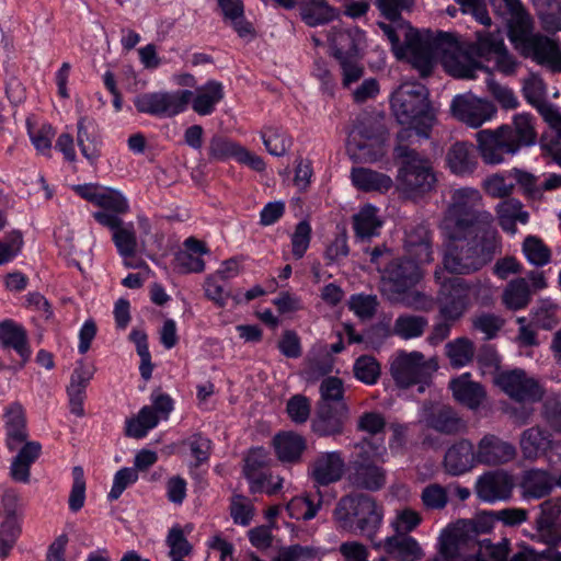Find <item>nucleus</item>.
<instances>
[{
  "label": "nucleus",
  "instance_id": "nucleus-57",
  "mask_svg": "<svg viewBox=\"0 0 561 561\" xmlns=\"http://www.w3.org/2000/svg\"><path fill=\"white\" fill-rule=\"evenodd\" d=\"M22 533L21 522L18 519H3L0 524V558L9 556Z\"/></svg>",
  "mask_w": 561,
  "mask_h": 561
},
{
  "label": "nucleus",
  "instance_id": "nucleus-6",
  "mask_svg": "<svg viewBox=\"0 0 561 561\" xmlns=\"http://www.w3.org/2000/svg\"><path fill=\"white\" fill-rule=\"evenodd\" d=\"M355 447L358 451L346 468L347 488L363 493L382 490L388 481V472L382 466L386 461V448L376 445L370 438H364Z\"/></svg>",
  "mask_w": 561,
  "mask_h": 561
},
{
  "label": "nucleus",
  "instance_id": "nucleus-12",
  "mask_svg": "<svg viewBox=\"0 0 561 561\" xmlns=\"http://www.w3.org/2000/svg\"><path fill=\"white\" fill-rule=\"evenodd\" d=\"M192 96L193 92L190 90L147 92L135 96L134 105L142 114L173 117L186 108Z\"/></svg>",
  "mask_w": 561,
  "mask_h": 561
},
{
  "label": "nucleus",
  "instance_id": "nucleus-24",
  "mask_svg": "<svg viewBox=\"0 0 561 561\" xmlns=\"http://www.w3.org/2000/svg\"><path fill=\"white\" fill-rule=\"evenodd\" d=\"M332 55L337 61L360 56L365 33L358 27H333L329 36Z\"/></svg>",
  "mask_w": 561,
  "mask_h": 561
},
{
  "label": "nucleus",
  "instance_id": "nucleus-4",
  "mask_svg": "<svg viewBox=\"0 0 561 561\" xmlns=\"http://www.w3.org/2000/svg\"><path fill=\"white\" fill-rule=\"evenodd\" d=\"M391 108L394 117L407 129L398 134L399 139L415 130L419 136L428 137L434 115L431 110L427 88L419 82H403L391 95Z\"/></svg>",
  "mask_w": 561,
  "mask_h": 561
},
{
  "label": "nucleus",
  "instance_id": "nucleus-17",
  "mask_svg": "<svg viewBox=\"0 0 561 561\" xmlns=\"http://www.w3.org/2000/svg\"><path fill=\"white\" fill-rule=\"evenodd\" d=\"M308 477L316 485L328 486L346 474V463L341 451H321L309 462Z\"/></svg>",
  "mask_w": 561,
  "mask_h": 561
},
{
  "label": "nucleus",
  "instance_id": "nucleus-16",
  "mask_svg": "<svg viewBox=\"0 0 561 561\" xmlns=\"http://www.w3.org/2000/svg\"><path fill=\"white\" fill-rule=\"evenodd\" d=\"M494 382L512 399L523 401H538L542 390L539 383L526 371L519 368L506 370L494 377Z\"/></svg>",
  "mask_w": 561,
  "mask_h": 561
},
{
  "label": "nucleus",
  "instance_id": "nucleus-44",
  "mask_svg": "<svg viewBox=\"0 0 561 561\" xmlns=\"http://www.w3.org/2000/svg\"><path fill=\"white\" fill-rule=\"evenodd\" d=\"M533 4L546 32L561 31V0H533Z\"/></svg>",
  "mask_w": 561,
  "mask_h": 561
},
{
  "label": "nucleus",
  "instance_id": "nucleus-39",
  "mask_svg": "<svg viewBox=\"0 0 561 561\" xmlns=\"http://www.w3.org/2000/svg\"><path fill=\"white\" fill-rule=\"evenodd\" d=\"M94 121L85 116L80 117L77 124V142L82 156L94 164L101 156L100 141L94 130Z\"/></svg>",
  "mask_w": 561,
  "mask_h": 561
},
{
  "label": "nucleus",
  "instance_id": "nucleus-46",
  "mask_svg": "<svg viewBox=\"0 0 561 561\" xmlns=\"http://www.w3.org/2000/svg\"><path fill=\"white\" fill-rule=\"evenodd\" d=\"M507 26L508 37L518 50L536 35L533 34V20L526 11L511 16Z\"/></svg>",
  "mask_w": 561,
  "mask_h": 561
},
{
  "label": "nucleus",
  "instance_id": "nucleus-52",
  "mask_svg": "<svg viewBox=\"0 0 561 561\" xmlns=\"http://www.w3.org/2000/svg\"><path fill=\"white\" fill-rule=\"evenodd\" d=\"M478 525V535L476 537L478 543L473 545H467L468 550H476V548H479V552H482L484 550L485 556H488L492 561H510L508 553H510V541L508 539L504 538L499 543H492L489 539H479V535L484 531L482 525L474 522Z\"/></svg>",
  "mask_w": 561,
  "mask_h": 561
},
{
  "label": "nucleus",
  "instance_id": "nucleus-8",
  "mask_svg": "<svg viewBox=\"0 0 561 561\" xmlns=\"http://www.w3.org/2000/svg\"><path fill=\"white\" fill-rule=\"evenodd\" d=\"M393 156L399 165L397 190L405 198L416 201L435 188L437 179L428 158L402 144L394 147Z\"/></svg>",
  "mask_w": 561,
  "mask_h": 561
},
{
  "label": "nucleus",
  "instance_id": "nucleus-55",
  "mask_svg": "<svg viewBox=\"0 0 561 561\" xmlns=\"http://www.w3.org/2000/svg\"><path fill=\"white\" fill-rule=\"evenodd\" d=\"M523 252L527 260L535 266H543L550 262L551 251L535 236H528L523 242Z\"/></svg>",
  "mask_w": 561,
  "mask_h": 561
},
{
  "label": "nucleus",
  "instance_id": "nucleus-63",
  "mask_svg": "<svg viewBox=\"0 0 561 561\" xmlns=\"http://www.w3.org/2000/svg\"><path fill=\"white\" fill-rule=\"evenodd\" d=\"M311 226L307 220L299 221L291 236V252L295 259H301L307 252L311 240Z\"/></svg>",
  "mask_w": 561,
  "mask_h": 561
},
{
  "label": "nucleus",
  "instance_id": "nucleus-54",
  "mask_svg": "<svg viewBox=\"0 0 561 561\" xmlns=\"http://www.w3.org/2000/svg\"><path fill=\"white\" fill-rule=\"evenodd\" d=\"M321 504V496L318 497L317 503L310 496H296L287 503L286 510L291 518L309 520L317 515Z\"/></svg>",
  "mask_w": 561,
  "mask_h": 561
},
{
  "label": "nucleus",
  "instance_id": "nucleus-5",
  "mask_svg": "<svg viewBox=\"0 0 561 561\" xmlns=\"http://www.w3.org/2000/svg\"><path fill=\"white\" fill-rule=\"evenodd\" d=\"M5 445L14 451L22 445L13 457L10 466V477L15 482L28 483L31 467L42 455V445L35 440H27L28 432L26 416L21 403H11L4 412Z\"/></svg>",
  "mask_w": 561,
  "mask_h": 561
},
{
  "label": "nucleus",
  "instance_id": "nucleus-10",
  "mask_svg": "<svg viewBox=\"0 0 561 561\" xmlns=\"http://www.w3.org/2000/svg\"><path fill=\"white\" fill-rule=\"evenodd\" d=\"M354 122L347 138L348 149L357 151L367 161H377L383 156L385 127L380 123L382 118L379 115L365 113L357 116Z\"/></svg>",
  "mask_w": 561,
  "mask_h": 561
},
{
  "label": "nucleus",
  "instance_id": "nucleus-60",
  "mask_svg": "<svg viewBox=\"0 0 561 561\" xmlns=\"http://www.w3.org/2000/svg\"><path fill=\"white\" fill-rule=\"evenodd\" d=\"M482 374H491L494 377L500 374L501 356L494 345L483 344L474 356Z\"/></svg>",
  "mask_w": 561,
  "mask_h": 561
},
{
  "label": "nucleus",
  "instance_id": "nucleus-33",
  "mask_svg": "<svg viewBox=\"0 0 561 561\" xmlns=\"http://www.w3.org/2000/svg\"><path fill=\"white\" fill-rule=\"evenodd\" d=\"M0 344L4 348H13L21 357L20 367H23L31 357L27 333L22 325L12 320L0 322Z\"/></svg>",
  "mask_w": 561,
  "mask_h": 561
},
{
  "label": "nucleus",
  "instance_id": "nucleus-18",
  "mask_svg": "<svg viewBox=\"0 0 561 561\" xmlns=\"http://www.w3.org/2000/svg\"><path fill=\"white\" fill-rule=\"evenodd\" d=\"M376 550H382L389 558L396 561H420L425 552L420 542L408 534L394 533L385 539L377 538L371 543Z\"/></svg>",
  "mask_w": 561,
  "mask_h": 561
},
{
  "label": "nucleus",
  "instance_id": "nucleus-31",
  "mask_svg": "<svg viewBox=\"0 0 561 561\" xmlns=\"http://www.w3.org/2000/svg\"><path fill=\"white\" fill-rule=\"evenodd\" d=\"M450 171L460 176L471 175L478 167V158L472 144L457 141L450 146L446 156Z\"/></svg>",
  "mask_w": 561,
  "mask_h": 561
},
{
  "label": "nucleus",
  "instance_id": "nucleus-48",
  "mask_svg": "<svg viewBox=\"0 0 561 561\" xmlns=\"http://www.w3.org/2000/svg\"><path fill=\"white\" fill-rule=\"evenodd\" d=\"M550 445L549 435L539 427H530L523 432L520 438V448L527 459L536 458L543 453Z\"/></svg>",
  "mask_w": 561,
  "mask_h": 561
},
{
  "label": "nucleus",
  "instance_id": "nucleus-7",
  "mask_svg": "<svg viewBox=\"0 0 561 561\" xmlns=\"http://www.w3.org/2000/svg\"><path fill=\"white\" fill-rule=\"evenodd\" d=\"M382 518V507L373 496L363 492L343 495L333 511V519L340 528L350 533L358 531L371 543L377 537Z\"/></svg>",
  "mask_w": 561,
  "mask_h": 561
},
{
  "label": "nucleus",
  "instance_id": "nucleus-14",
  "mask_svg": "<svg viewBox=\"0 0 561 561\" xmlns=\"http://www.w3.org/2000/svg\"><path fill=\"white\" fill-rule=\"evenodd\" d=\"M439 294V317L442 320L456 323L463 317L470 305L468 284L459 277L449 278L443 283Z\"/></svg>",
  "mask_w": 561,
  "mask_h": 561
},
{
  "label": "nucleus",
  "instance_id": "nucleus-49",
  "mask_svg": "<svg viewBox=\"0 0 561 561\" xmlns=\"http://www.w3.org/2000/svg\"><path fill=\"white\" fill-rule=\"evenodd\" d=\"M559 308L548 299L539 300L530 310L531 323L542 330H552L559 322Z\"/></svg>",
  "mask_w": 561,
  "mask_h": 561
},
{
  "label": "nucleus",
  "instance_id": "nucleus-23",
  "mask_svg": "<svg viewBox=\"0 0 561 561\" xmlns=\"http://www.w3.org/2000/svg\"><path fill=\"white\" fill-rule=\"evenodd\" d=\"M347 415L348 409L345 404L334 408L331 403H319L311 422V430L320 437L341 435Z\"/></svg>",
  "mask_w": 561,
  "mask_h": 561
},
{
  "label": "nucleus",
  "instance_id": "nucleus-51",
  "mask_svg": "<svg viewBox=\"0 0 561 561\" xmlns=\"http://www.w3.org/2000/svg\"><path fill=\"white\" fill-rule=\"evenodd\" d=\"M426 318L422 316L403 314L396 319L393 333L404 340L419 337L427 327Z\"/></svg>",
  "mask_w": 561,
  "mask_h": 561
},
{
  "label": "nucleus",
  "instance_id": "nucleus-58",
  "mask_svg": "<svg viewBox=\"0 0 561 561\" xmlns=\"http://www.w3.org/2000/svg\"><path fill=\"white\" fill-rule=\"evenodd\" d=\"M505 320L494 313L482 312L471 318L472 329L485 335L486 340L494 339L504 327Z\"/></svg>",
  "mask_w": 561,
  "mask_h": 561
},
{
  "label": "nucleus",
  "instance_id": "nucleus-9",
  "mask_svg": "<svg viewBox=\"0 0 561 561\" xmlns=\"http://www.w3.org/2000/svg\"><path fill=\"white\" fill-rule=\"evenodd\" d=\"M445 230L495 229L493 216L483 208L482 195L473 187H460L450 194L444 214Z\"/></svg>",
  "mask_w": 561,
  "mask_h": 561
},
{
  "label": "nucleus",
  "instance_id": "nucleus-56",
  "mask_svg": "<svg viewBox=\"0 0 561 561\" xmlns=\"http://www.w3.org/2000/svg\"><path fill=\"white\" fill-rule=\"evenodd\" d=\"M354 376L366 385H375L380 377V365L370 355L359 356L353 366Z\"/></svg>",
  "mask_w": 561,
  "mask_h": 561
},
{
  "label": "nucleus",
  "instance_id": "nucleus-22",
  "mask_svg": "<svg viewBox=\"0 0 561 561\" xmlns=\"http://www.w3.org/2000/svg\"><path fill=\"white\" fill-rule=\"evenodd\" d=\"M540 514L535 520V527L540 539L548 546H558L561 542V499L551 497L540 505Z\"/></svg>",
  "mask_w": 561,
  "mask_h": 561
},
{
  "label": "nucleus",
  "instance_id": "nucleus-1",
  "mask_svg": "<svg viewBox=\"0 0 561 561\" xmlns=\"http://www.w3.org/2000/svg\"><path fill=\"white\" fill-rule=\"evenodd\" d=\"M407 45L410 48V62L421 77H428L435 59L439 58L446 71L455 78L473 79L477 70H488L480 61L471 59L467 53V42L461 43L448 32L420 33L413 27L405 30Z\"/></svg>",
  "mask_w": 561,
  "mask_h": 561
},
{
  "label": "nucleus",
  "instance_id": "nucleus-40",
  "mask_svg": "<svg viewBox=\"0 0 561 561\" xmlns=\"http://www.w3.org/2000/svg\"><path fill=\"white\" fill-rule=\"evenodd\" d=\"M225 20L229 21L233 30L242 38L255 35L252 23L245 20L241 0H218Z\"/></svg>",
  "mask_w": 561,
  "mask_h": 561
},
{
  "label": "nucleus",
  "instance_id": "nucleus-20",
  "mask_svg": "<svg viewBox=\"0 0 561 561\" xmlns=\"http://www.w3.org/2000/svg\"><path fill=\"white\" fill-rule=\"evenodd\" d=\"M513 489V476L504 470L485 472L476 484L477 496L488 503L507 501L512 496Z\"/></svg>",
  "mask_w": 561,
  "mask_h": 561
},
{
  "label": "nucleus",
  "instance_id": "nucleus-30",
  "mask_svg": "<svg viewBox=\"0 0 561 561\" xmlns=\"http://www.w3.org/2000/svg\"><path fill=\"white\" fill-rule=\"evenodd\" d=\"M519 485L524 499L539 500L552 492L556 479L547 470L529 469L524 471Z\"/></svg>",
  "mask_w": 561,
  "mask_h": 561
},
{
  "label": "nucleus",
  "instance_id": "nucleus-43",
  "mask_svg": "<svg viewBox=\"0 0 561 561\" xmlns=\"http://www.w3.org/2000/svg\"><path fill=\"white\" fill-rule=\"evenodd\" d=\"M474 343L466 337H457L445 345V354L454 368H461L470 364L476 356Z\"/></svg>",
  "mask_w": 561,
  "mask_h": 561
},
{
  "label": "nucleus",
  "instance_id": "nucleus-27",
  "mask_svg": "<svg viewBox=\"0 0 561 561\" xmlns=\"http://www.w3.org/2000/svg\"><path fill=\"white\" fill-rule=\"evenodd\" d=\"M404 250L408 259L420 264L433 261L432 237L425 225L419 224L407 229Z\"/></svg>",
  "mask_w": 561,
  "mask_h": 561
},
{
  "label": "nucleus",
  "instance_id": "nucleus-59",
  "mask_svg": "<svg viewBox=\"0 0 561 561\" xmlns=\"http://www.w3.org/2000/svg\"><path fill=\"white\" fill-rule=\"evenodd\" d=\"M72 488L68 499L69 510L71 512L80 511L85 501V479L82 467L76 466L72 468Z\"/></svg>",
  "mask_w": 561,
  "mask_h": 561
},
{
  "label": "nucleus",
  "instance_id": "nucleus-15",
  "mask_svg": "<svg viewBox=\"0 0 561 561\" xmlns=\"http://www.w3.org/2000/svg\"><path fill=\"white\" fill-rule=\"evenodd\" d=\"M380 273L383 285L396 294L407 293L422 276L420 263L405 256L390 259Z\"/></svg>",
  "mask_w": 561,
  "mask_h": 561
},
{
  "label": "nucleus",
  "instance_id": "nucleus-53",
  "mask_svg": "<svg viewBox=\"0 0 561 561\" xmlns=\"http://www.w3.org/2000/svg\"><path fill=\"white\" fill-rule=\"evenodd\" d=\"M378 26L391 43L396 57L399 59L408 58L410 60V48L407 45L405 30L411 26L409 24H400L398 27H394L385 22H378Z\"/></svg>",
  "mask_w": 561,
  "mask_h": 561
},
{
  "label": "nucleus",
  "instance_id": "nucleus-28",
  "mask_svg": "<svg viewBox=\"0 0 561 561\" xmlns=\"http://www.w3.org/2000/svg\"><path fill=\"white\" fill-rule=\"evenodd\" d=\"M478 463L476 448L469 439H460L450 446L444 457V467L451 476H460Z\"/></svg>",
  "mask_w": 561,
  "mask_h": 561
},
{
  "label": "nucleus",
  "instance_id": "nucleus-32",
  "mask_svg": "<svg viewBox=\"0 0 561 561\" xmlns=\"http://www.w3.org/2000/svg\"><path fill=\"white\" fill-rule=\"evenodd\" d=\"M273 446L279 461L298 463L307 449V440L295 432H283L274 436Z\"/></svg>",
  "mask_w": 561,
  "mask_h": 561
},
{
  "label": "nucleus",
  "instance_id": "nucleus-64",
  "mask_svg": "<svg viewBox=\"0 0 561 561\" xmlns=\"http://www.w3.org/2000/svg\"><path fill=\"white\" fill-rule=\"evenodd\" d=\"M1 507L4 519L21 520L23 504L21 494L13 488H7L1 495Z\"/></svg>",
  "mask_w": 561,
  "mask_h": 561
},
{
  "label": "nucleus",
  "instance_id": "nucleus-45",
  "mask_svg": "<svg viewBox=\"0 0 561 561\" xmlns=\"http://www.w3.org/2000/svg\"><path fill=\"white\" fill-rule=\"evenodd\" d=\"M159 415L153 411V408L145 405L138 412L136 417L126 421L125 434L134 438H142L147 435L148 431L156 427L159 423Z\"/></svg>",
  "mask_w": 561,
  "mask_h": 561
},
{
  "label": "nucleus",
  "instance_id": "nucleus-11",
  "mask_svg": "<svg viewBox=\"0 0 561 561\" xmlns=\"http://www.w3.org/2000/svg\"><path fill=\"white\" fill-rule=\"evenodd\" d=\"M437 369L434 358L426 359L417 351H400L390 363V374L399 388L407 389L415 383H427Z\"/></svg>",
  "mask_w": 561,
  "mask_h": 561
},
{
  "label": "nucleus",
  "instance_id": "nucleus-36",
  "mask_svg": "<svg viewBox=\"0 0 561 561\" xmlns=\"http://www.w3.org/2000/svg\"><path fill=\"white\" fill-rule=\"evenodd\" d=\"M351 179L354 186L364 192L386 193L393 186L389 175L368 168H353Z\"/></svg>",
  "mask_w": 561,
  "mask_h": 561
},
{
  "label": "nucleus",
  "instance_id": "nucleus-38",
  "mask_svg": "<svg viewBox=\"0 0 561 561\" xmlns=\"http://www.w3.org/2000/svg\"><path fill=\"white\" fill-rule=\"evenodd\" d=\"M299 11L301 20L311 27L328 24L337 16L327 0H300Z\"/></svg>",
  "mask_w": 561,
  "mask_h": 561
},
{
  "label": "nucleus",
  "instance_id": "nucleus-35",
  "mask_svg": "<svg viewBox=\"0 0 561 561\" xmlns=\"http://www.w3.org/2000/svg\"><path fill=\"white\" fill-rule=\"evenodd\" d=\"M112 240L122 257L125 260V265L129 268H139L145 265L141 260L134 261L137 252V236L131 222L124 224L121 228L115 229Z\"/></svg>",
  "mask_w": 561,
  "mask_h": 561
},
{
  "label": "nucleus",
  "instance_id": "nucleus-2",
  "mask_svg": "<svg viewBox=\"0 0 561 561\" xmlns=\"http://www.w3.org/2000/svg\"><path fill=\"white\" fill-rule=\"evenodd\" d=\"M448 243L443 259L445 270L467 275L486 265L497 248L496 229L446 230Z\"/></svg>",
  "mask_w": 561,
  "mask_h": 561
},
{
  "label": "nucleus",
  "instance_id": "nucleus-3",
  "mask_svg": "<svg viewBox=\"0 0 561 561\" xmlns=\"http://www.w3.org/2000/svg\"><path fill=\"white\" fill-rule=\"evenodd\" d=\"M478 151L486 164H500L506 154L513 156L523 147L536 142L535 119L529 114H516L512 124L495 129H482L476 134Z\"/></svg>",
  "mask_w": 561,
  "mask_h": 561
},
{
  "label": "nucleus",
  "instance_id": "nucleus-19",
  "mask_svg": "<svg viewBox=\"0 0 561 561\" xmlns=\"http://www.w3.org/2000/svg\"><path fill=\"white\" fill-rule=\"evenodd\" d=\"M450 110L456 118L473 128L491 119L496 112L492 102L465 95L455 96Z\"/></svg>",
  "mask_w": 561,
  "mask_h": 561
},
{
  "label": "nucleus",
  "instance_id": "nucleus-13",
  "mask_svg": "<svg viewBox=\"0 0 561 561\" xmlns=\"http://www.w3.org/2000/svg\"><path fill=\"white\" fill-rule=\"evenodd\" d=\"M478 525L474 520H461L455 527L445 529L438 538L437 553L427 561H460L467 545L478 543Z\"/></svg>",
  "mask_w": 561,
  "mask_h": 561
},
{
  "label": "nucleus",
  "instance_id": "nucleus-29",
  "mask_svg": "<svg viewBox=\"0 0 561 561\" xmlns=\"http://www.w3.org/2000/svg\"><path fill=\"white\" fill-rule=\"evenodd\" d=\"M449 388L456 401L471 410H477L486 397L483 386L471 380L469 373L451 379Z\"/></svg>",
  "mask_w": 561,
  "mask_h": 561
},
{
  "label": "nucleus",
  "instance_id": "nucleus-42",
  "mask_svg": "<svg viewBox=\"0 0 561 561\" xmlns=\"http://www.w3.org/2000/svg\"><path fill=\"white\" fill-rule=\"evenodd\" d=\"M502 300L510 310L526 308L531 300V289L526 278L512 279L505 287Z\"/></svg>",
  "mask_w": 561,
  "mask_h": 561
},
{
  "label": "nucleus",
  "instance_id": "nucleus-50",
  "mask_svg": "<svg viewBox=\"0 0 561 561\" xmlns=\"http://www.w3.org/2000/svg\"><path fill=\"white\" fill-rule=\"evenodd\" d=\"M261 138L267 150L272 156L282 157L286 154L291 146V139L279 127L268 126L261 130Z\"/></svg>",
  "mask_w": 561,
  "mask_h": 561
},
{
  "label": "nucleus",
  "instance_id": "nucleus-21",
  "mask_svg": "<svg viewBox=\"0 0 561 561\" xmlns=\"http://www.w3.org/2000/svg\"><path fill=\"white\" fill-rule=\"evenodd\" d=\"M476 457L479 465L502 466L515 459L516 448L512 443L489 433L478 442Z\"/></svg>",
  "mask_w": 561,
  "mask_h": 561
},
{
  "label": "nucleus",
  "instance_id": "nucleus-41",
  "mask_svg": "<svg viewBox=\"0 0 561 561\" xmlns=\"http://www.w3.org/2000/svg\"><path fill=\"white\" fill-rule=\"evenodd\" d=\"M382 221L377 216V209L367 205L353 216V228L357 239L365 241L379 234Z\"/></svg>",
  "mask_w": 561,
  "mask_h": 561
},
{
  "label": "nucleus",
  "instance_id": "nucleus-37",
  "mask_svg": "<svg viewBox=\"0 0 561 561\" xmlns=\"http://www.w3.org/2000/svg\"><path fill=\"white\" fill-rule=\"evenodd\" d=\"M224 98V85L216 80H209L196 89V95L192 100V108L198 115H210Z\"/></svg>",
  "mask_w": 561,
  "mask_h": 561
},
{
  "label": "nucleus",
  "instance_id": "nucleus-61",
  "mask_svg": "<svg viewBox=\"0 0 561 561\" xmlns=\"http://www.w3.org/2000/svg\"><path fill=\"white\" fill-rule=\"evenodd\" d=\"M230 515L237 525L248 526L254 516V506L241 494L231 497Z\"/></svg>",
  "mask_w": 561,
  "mask_h": 561
},
{
  "label": "nucleus",
  "instance_id": "nucleus-25",
  "mask_svg": "<svg viewBox=\"0 0 561 561\" xmlns=\"http://www.w3.org/2000/svg\"><path fill=\"white\" fill-rule=\"evenodd\" d=\"M519 51L524 57H531L539 65L548 66L552 71H561V51L558 44L542 34H536L527 41Z\"/></svg>",
  "mask_w": 561,
  "mask_h": 561
},
{
  "label": "nucleus",
  "instance_id": "nucleus-47",
  "mask_svg": "<svg viewBox=\"0 0 561 561\" xmlns=\"http://www.w3.org/2000/svg\"><path fill=\"white\" fill-rule=\"evenodd\" d=\"M242 146L230 138L215 134L207 147L209 161H227L229 159L238 160Z\"/></svg>",
  "mask_w": 561,
  "mask_h": 561
},
{
  "label": "nucleus",
  "instance_id": "nucleus-62",
  "mask_svg": "<svg viewBox=\"0 0 561 561\" xmlns=\"http://www.w3.org/2000/svg\"><path fill=\"white\" fill-rule=\"evenodd\" d=\"M286 412L296 424H305L310 417L311 401L304 394H295L287 401Z\"/></svg>",
  "mask_w": 561,
  "mask_h": 561
},
{
  "label": "nucleus",
  "instance_id": "nucleus-34",
  "mask_svg": "<svg viewBox=\"0 0 561 561\" xmlns=\"http://www.w3.org/2000/svg\"><path fill=\"white\" fill-rule=\"evenodd\" d=\"M502 33L496 30L494 32H477L474 42H467V53L471 59L482 58L493 60L494 55L504 46Z\"/></svg>",
  "mask_w": 561,
  "mask_h": 561
},
{
  "label": "nucleus",
  "instance_id": "nucleus-26",
  "mask_svg": "<svg viewBox=\"0 0 561 561\" xmlns=\"http://www.w3.org/2000/svg\"><path fill=\"white\" fill-rule=\"evenodd\" d=\"M425 425L445 435H456L466 430V422L449 405H436L423 409Z\"/></svg>",
  "mask_w": 561,
  "mask_h": 561
}]
</instances>
